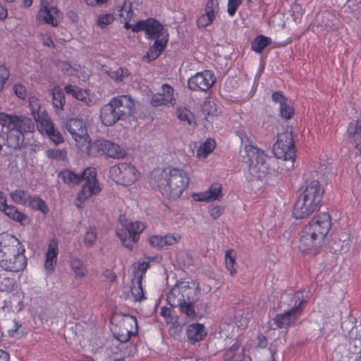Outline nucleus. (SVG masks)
Here are the masks:
<instances>
[{
	"instance_id": "nucleus-50",
	"label": "nucleus",
	"mask_w": 361,
	"mask_h": 361,
	"mask_svg": "<svg viewBox=\"0 0 361 361\" xmlns=\"http://www.w3.org/2000/svg\"><path fill=\"white\" fill-rule=\"evenodd\" d=\"M294 109L287 102L280 106L281 116L286 119L291 118L294 115Z\"/></svg>"
},
{
	"instance_id": "nucleus-27",
	"label": "nucleus",
	"mask_w": 361,
	"mask_h": 361,
	"mask_svg": "<svg viewBox=\"0 0 361 361\" xmlns=\"http://www.w3.org/2000/svg\"><path fill=\"white\" fill-rule=\"evenodd\" d=\"M186 335L188 341L191 344H195L204 340L207 335V332L204 324L192 323L187 326Z\"/></svg>"
},
{
	"instance_id": "nucleus-36",
	"label": "nucleus",
	"mask_w": 361,
	"mask_h": 361,
	"mask_svg": "<svg viewBox=\"0 0 361 361\" xmlns=\"http://www.w3.org/2000/svg\"><path fill=\"white\" fill-rule=\"evenodd\" d=\"M53 105L55 108L63 111L66 104V97L63 90L59 86H54L52 89Z\"/></svg>"
},
{
	"instance_id": "nucleus-17",
	"label": "nucleus",
	"mask_w": 361,
	"mask_h": 361,
	"mask_svg": "<svg viewBox=\"0 0 361 361\" xmlns=\"http://www.w3.org/2000/svg\"><path fill=\"white\" fill-rule=\"evenodd\" d=\"M214 73L209 70L197 73L188 80V88L192 91L206 92L216 82Z\"/></svg>"
},
{
	"instance_id": "nucleus-26",
	"label": "nucleus",
	"mask_w": 361,
	"mask_h": 361,
	"mask_svg": "<svg viewBox=\"0 0 361 361\" xmlns=\"http://www.w3.org/2000/svg\"><path fill=\"white\" fill-rule=\"evenodd\" d=\"M168 41V32H166L165 36H163L160 39H154V44L149 47L146 54L143 56V60L149 63L157 59L166 48Z\"/></svg>"
},
{
	"instance_id": "nucleus-48",
	"label": "nucleus",
	"mask_w": 361,
	"mask_h": 361,
	"mask_svg": "<svg viewBox=\"0 0 361 361\" xmlns=\"http://www.w3.org/2000/svg\"><path fill=\"white\" fill-rule=\"evenodd\" d=\"M149 267V262H138L137 263H134L133 264V268L135 272V277H137L138 275H143L145 274L147 269Z\"/></svg>"
},
{
	"instance_id": "nucleus-39",
	"label": "nucleus",
	"mask_w": 361,
	"mask_h": 361,
	"mask_svg": "<svg viewBox=\"0 0 361 361\" xmlns=\"http://www.w3.org/2000/svg\"><path fill=\"white\" fill-rule=\"evenodd\" d=\"M215 147V140L210 138L207 139L197 149V157L206 158L214 149Z\"/></svg>"
},
{
	"instance_id": "nucleus-10",
	"label": "nucleus",
	"mask_w": 361,
	"mask_h": 361,
	"mask_svg": "<svg viewBox=\"0 0 361 361\" xmlns=\"http://www.w3.org/2000/svg\"><path fill=\"white\" fill-rule=\"evenodd\" d=\"M0 125L8 130H16L25 135L35 130V123L31 118L25 116H17L0 112Z\"/></svg>"
},
{
	"instance_id": "nucleus-57",
	"label": "nucleus",
	"mask_w": 361,
	"mask_h": 361,
	"mask_svg": "<svg viewBox=\"0 0 361 361\" xmlns=\"http://www.w3.org/2000/svg\"><path fill=\"white\" fill-rule=\"evenodd\" d=\"M30 108L31 111V114L34 117V119L36 122H39L41 119V117L43 116L44 112L40 114V106L38 104H33L32 102H30Z\"/></svg>"
},
{
	"instance_id": "nucleus-8",
	"label": "nucleus",
	"mask_w": 361,
	"mask_h": 361,
	"mask_svg": "<svg viewBox=\"0 0 361 361\" xmlns=\"http://www.w3.org/2000/svg\"><path fill=\"white\" fill-rule=\"evenodd\" d=\"M88 156L101 157L113 159H122L126 155V152L116 143L104 138L97 139L92 143L90 142L85 147Z\"/></svg>"
},
{
	"instance_id": "nucleus-58",
	"label": "nucleus",
	"mask_w": 361,
	"mask_h": 361,
	"mask_svg": "<svg viewBox=\"0 0 361 361\" xmlns=\"http://www.w3.org/2000/svg\"><path fill=\"white\" fill-rule=\"evenodd\" d=\"M219 3L217 0H207L206 6H205V13H207L209 15L215 16L216 8L218 9Z\"/></svg>"
},
{
	"instance_id": "nucleus-59",
	"label": "nucleus",
	"mask_w": 361,
	"mask_h": 361,
	"mask_svg": "<svg viewBox=\"0 0 361 361\" xmlns=\"http://www.w3.org/2000/svg\"><path fill=\"white\" fill-rule=\"evenodd\" d=\"M15 94L20 99H24L27 94V90L22 84H16L13 87Z\"/></svg>"
},
{
	"instance_id": "nucleus-56",
	"label": "nucleus",
	"mask_w": 361,
	"mask_h": 361,
	"mask_svg": "<svg viewBox=\"0 0 361 361\" xmlns=\"http://www.w3.org/2000/svg\"><path fill=\"white\" fill-rule=\"evenodd\" d=\"M243 0H228L227 12L230 16H233Z\"/></svg>"
},
{
	"instance_id": "nucleus-53",
	"label": "nucleus",
	"mask_w": 361,
	"mask_h": 361,
	"mask_svg": "<svg viewBox=\"0 0 361 361\" xmlns=\"http://www.w3.org/2000/svg\"><path fill=\"white\" fill-rule=\"evenodd\" d=\"M114 20V17L112 14L100 15L97 19L98 25L104 28L106 25L111 24Z\"/></svg>"
},
{
	"instance_id": "nucleus-11",
	"label": "nucleus",
	"mask_w": 361,
	"mask_h": 361,
	"mask_svg": "<svg viewBox=\"0 0 361 361\" xmlns=\"http://www.w3.org/2000/svg\"><path fill=\"white\" fill-rule=\"evenodd\" d=\"M67 130L72 135L78 147L82 151L91 142V138L87 133L86 125L82 119L71 118L68 119L65 126Z\"/></svg>"
},
{
	"instance_id": "nucleus-23",
	"label": "nucleus",
	"mask_w": 361,
	"mask_h": 361,
	"mask_svg": "<svg viewBox=\"0 0 361 361\" xmlns=\"http://www.w3.org/2000/svg\"><path fill=\"white\" fill-rule=\"evenodd\" d=\"M161 88L162 93L154 94L152 96L150 100L151 105L154 107L167 105L169 103L173 105V101L175 100L173 97V88L167 83L163 84Z\"/></svg>"
},
{
	"instance_id": "nucleus-1",
	"label": "nucleus",
	"mask_w": 361,
	"mask_h": 361,
	"mask_svg": "<svg viewBox=\"0 0 361 361\" xmlns=\"http://www.w3.org/2000/svg\"><path fill=\"white\" fill-rule=\"evenodd\" d=\"M200 295L201 288L197 280H178L168 293L166 301L171 307H178L181 313L194 319L201 317L208 308L207 302L196 305Z\"/></svg>"
},
{
	"instance_id": "nucleus-18",
	"label": "nucleus",
	"mask_w": 361,
	"mask_h": 361,
	"mask_svg": "<svg viewBox=\"0 0 361 361\" xmlns=\"http://www.w3.org/2000/svg\"><path fill=\"white\" fill-rule=\"evenodd\" d=\"M306 225L324 243L331 228V217L329 213L322 212L315 215Z\"/></svg>"
},
{
	"instance_id": "nucleus-9",
	"label": "nucleus",
	"mask_w": 361,
	"mask_h": 361,
	"mask_svg": "<svg viewBox=\"0 0 361 361\" xmlns=\"http://www.w3.org/2000/svg\"><path fill=\"white\" fill-rule=\"evenodd\" d=\"M273 152L277 159L290 160L292 166L296 157V148L292 129L287 127L284 132L278 133L277 140L274 144Z\"/></svg>"
},
{
	"instance_id": "nucleus-42",
	"label": "nucleus",
	"mask_w": 361,
	"mask_h": 361,
	"mask_svg": "<svg viewBox=\"0 0 361 361\" xmlns=\"http://www.w3.org/2000/svg\"><path fill=\"white\" fill-rule=\"evenodd\" d=\"M202 111L205 116H217L220 110L217 104L212 101H205L202 106Z\"/></svg>"
},
{
	"instance_id": "nucleus-22",
	"label": "nucleus",
	"mask_w": 361,
	"mask_h": 361,
	"mask_svg": "<svg viewBox=\"0 0 361 361\" xmlns=\"http://www.w3.org/2000/svg\"><path fill=\"white\" fill-rule=\"evenodd\" d=\"M319 208L313 205L310 202L302 200L300 196L294 204L293 209V216L297 219H302L307 218L312 214L314 212L319 210Z\"/></svg>"
},
{
	"instance_id": "nucleus-13",
	"label": "nucleus",
	"mask_w": 361,
	"mask_h": 361,
	"mask_svg": "<svg viewBox=\"0 0 361 361\" xmlns=\"http://www.w3.org/2000/svg\"><path fill=\"white\" fill-rule=\"evenodd\" d=\"M324 194V188L317 180H307L300 188L298 196L320 208Z\"/></svg>"
},
{
	"instance_id": "nucleus-52",
	"label": "nucleus",
	"mask_w": 361,
	"mask_h": 361,
	"mask_svg": "<svg viewBox=\"0 0 361 361\" xmlns=\"http://www.w3.org/2000/svg\"><path fill=\"white\" fill-rule=\"evenodd\" d=\"M59 254V240L53 238L50 240L46 255L58 257Z\"/></svg>"
},
{
	"instance_id": "nucleus-37",
	"label": "nucleus",
	"mask_w": 361,
	"mask_h": 361,
	"mask_svg": "<svg viewBox=\"0 0 361 361\" xmlns=\"http://www.w3.org/2000/svg\"><path fill=\"white\" fill-rule=\"evenodd\" d=\"M226 267L231 276L237 273L236 255L233 249H229L225 253Z\"/></svg>"
},
{
	"instance_id": "nucleus-34",
	"label": "nucleus",
	"mask_w": 361,
	"mask_h": 361,
	"mask_svg": "<svg viewBox=\"0 0 361 361\" xmlns=\"http://www.w3.org/2000/svg\"><path fill=\"white\" fill-rule=\"evenodd\" d=\"M271 39L262 35H257L251 42V49L256 53H262L271 44Z\"/></svg>"
},
{
	"instance_id": "nucleus-24",
	"label": "nucleus",
	"mask_w": 361,
	"mask_h": 361,
	"mask_svg": "<svg viewBox=\"0 0 361 361\" xmlns=\"http://www.w3.org/2000/svg\"><path fill=\"white\" fill-rule=\"evenodd\" d=\"M145 35L148 39H160L165 36L167 30L156 18H148L146 19Z\"/></svg>"
},
{
	"instance_id": "nucleus-19",
	"label": "nucleus",
	"mask_w": 361,
	"mask_h": 361,
	"mask_svg": "<svg viewBox=\"0 0 361 361\" xmlns=\"http://www.w3.org/2000/svg\"><path fill=\"white\" fill-rule=\"evenodd\" d=\"M121 121H126L134 116L135 104L130 95L122 94L112 98Z\"/></svg>"
},
{
	"instance_id": "nucleus-16",
	"label": "nucleus",
	"mask_w": 361,
	"mask_h": 361,
	"mask_svg": "<svg viewBox=\"0 0 361 361\" xmlns=\"http://www.w3.org/2000/svg\"><path fill=\"white\" fill-rule=\"evenodd\" d=\"M299 241V248L302 252L314 254L324 243L306 224L300 233Z\"/></svg>"
},
{
	"instance_id": "nucleus-15",
	"label": "nucleus",
	"mask_w": 361,
	"mask_h": 361,
	"mask_svg": "<svg viewBox=\"0 0 361 361\" xmlns=\"http://www.w3.org/2000/svg\"><path fill=\"white\" fill-rule=\"evenodd\" d=\"M110 171L116 181L125 186L133 184L138 178L137 170L131 163H120L112 166Z\"/></svg>"
},
{
	"instance_id": "nucleus-60",
	"label": "nucleus",
	"mask_w": 361,
	"mask_h": 361,
	"mask_svg": "<svg viewBox=\"0 0 361 361\" xmlns=\"http://www.w3.org/2000/svg\"><path fill=\"white\" fill-rule=\"evenodd\" d=\"M272 100L276 103H279L280 106L287 102V98L281 91H275L271 95Z\"/></svg>"
},
{
	"instance_id": "nucleus-47",
	"label": "nucleus",
	"mask_w": 361,
	"mask_h": 361,
	"mask_svg": "<svg viewBox=\"0 0 361 361\" xmlns=\"http://www.w3.org/2000/svg\"><path fill=\"white\" fill-rule=\"evenodd\" d=\"M57 264V257L46 255L44 262V269L48 274H51L55 271Z\"/></svg>"
},
{
	"instance_id": "nucleus-64",
	"label": "nucleus",
	"mask_w": 361,
	"mask_h": 361,
	"mask_svg": "<svg viewBox=\"0 0 361 361\" xmlns=\"http://www.w3.org/2000/svg\"><path fill=\"white\" fill-rule=\"evenodd\" d=\"M257 344L256 345V348H264L267 346V344H268L267 338L262 334H259L257 336Z\"/></svg>"
},
{
	"instance_id": "nucleus-6",
	"label": "nucleus",
	"mask_w": 361,
	"mask_h": 361,
	"mask_svg": "<svg viewBox=\"0 0 361 361\" xmlns=\"http://www.w3.org/2000/svg\"><path fill=\"white\" fill-rule=\"evenodd\" d=\"M244 162L247 164L249 173L255 178H260L268 171L264 152L250 143L245 146Z\"/></svg>"
},
{
	"instance_id": "nucleus-33",
	"label": "nucleus",
	"mask_w": 361,
	"mask_h": 361,
	"mask_svg": "<svg viewBox=\"0 0 361 361\" xmlns=\"http://www.w3.org/2000/svg\"><path fill=\"white\" fill-rule=\"evenodd\" d=\"M24 135L16 131V130H9L7 135L6 142L9 147L14 149H20L24 143Z\"/></svg>"
},
{
	"instance_id": "nucleus-55",
	"label": "nucleus",
	"mask_w": 361,
	"mask_h": 361,
	"mask_svg": "<svg viewBox=\"0 0 361 361\" xmlns=\"http://www.w3.org/2000/svg\"><path fill=\"white\" fill-rule=\"evenodd\" d=\"M235 134L239 137V138L241 140V144L244 145H248L250 143H252V141L250 140V138L248 137L245 128L243 127H239L235 130Z\"/></svg>"
},
{
	"instance_id": "nucleus-44",
	"label": "nucleus",
	"mask_w": 361,
	"mask_h": 361,
	"mask_svg": "<svg viewBox=\"0 0 361 361\" xmlns=\"http://www.w3.org/2000/svg\"><path fill=\"white\" fill-rule=\"evenodd\" d=\"M46 155L50 159L64 160L66 158L67 152L66 149H49L46 151Z\"/></svg>"
},
{
	"instance_id": "nucleus-14",
	"label": "nucleus",
	"mask_w": 361,
	"mask_h": 361,
	"mask_svg": "<svg viewBox=\"0 0 361 361\" xmlns=\"http://www.w3.org/2000/svg\"><path fill=\"white\" fill-rule=\"evenodd\" d=\"M114 337L121 343H127L130 338L137 334V322L135 317L125 316L115 326L113 331Z\"/></svg>"
},
{
	"instance_id": "nucleus-40",
	"label": "nucleus",
	"mask_w": 361,
	"mask_h": 361,
	"mask_svg": "<svg viewBox=\"0 0 361 361\" xmlns=\"http://www.w3.org/2000/svg\"><path fill=\"white\" fill-rule=\"evenodd\" d=\"M108 75L116 82H122L124 78L130 75L131 73L127 68L120 67L116 71H109Z\"/></svg>"
},
{
	"instance_id": "nucleus-30",
	"label": "nucleus",
	"mask_w": 361,
	"mask_h": 361,
	"mask_svg": "<svg viewBox=\"0 0 361 361\" xmlns=\"http://www.w3.org/2000/svg\"><path fill=\"white\" fill-rule=\"evenodd\" d=\"M176 114L181 122L193 127L197 126L195 116L189 109L181 106H177Z\"/></svg>"
},
{
	"instance_id": "nucleus-2",
	"label": "nucleus",
	"mask_w": 361,
	"mask_h": 361,
	"mask_svg": "<svg viewBox=\"0 0 361 361\" xmlns=\"http://www.w3.org/2000/svg\"><path fill=\"white\" fill-rule=\"evenodd\" d=\"M189 181L190 178L185 170L171 166H168L162 171H154L149 178L150 186L159 190L164 197L170 200L180 197L188 186Z\"/></svg>"
},
{
	"instance_id": "nucleus-3",
	"label": "nucleus",
	"mask_w": 361,
	"mask_h": 361,
	"mask_svg": "<svg viewBox=\"0 0 361 361\" xmlns=\"http://www.w3.org/2000/svg\"><path fill=\"white\" fill-rule=\"evenodd\" d=\"M64 183L68 185H78L85 181L76 197V207L82 208L85 202L93 195H97L102 188L97 178V171L94 168L87 167L81 173H75L71 169H63L58 174Z\"/></svg>"
},
{
	"instance_id": "nucleus-25",
	"label": "nucleus",
	"mask_w": 361,
	"mask_h": 361,
	"mask_svg": "<svg viewBox=\"0 0 361 361\" xmlns=\"http://www.w3.org/2000/svg\"><path fill=\"white\" fill-rule=\"evenodd\" d=\"M64 92L67 95H71L88 106H92L94 104L93 100L90 98V90H84L76 85H68L64 87Z\"/></svg>"
},
{
	"instance_id": "nucleus-29",
	"label": "nucleus",
	"mask_w": 361,
	"mask_h": 361,
	"mask_svg": "<svg viewBox=\"0 0 361 361\" xmlns=\"http://www.w3.org/2000/svg\"><path fill=\"white\" fill-rule=\"evenodd\" d=\"M4 214L16 222H19L22 226H26L30 224L29 217L24 213L20 212L18 208L12 204L9 205L4 212Z\"/></svg>"
},
{
	"instance_id": "nucleus-49",
	"label": "nucleus",
	"mask_w": 361,
	"mask_h": 361,
	"mask_svg": "<svg viewBox=\"0 0 361 361\" xmlns=\"http://www.w3.org/2000/svg\"><path fill=\"white\" fill-rule=\"evenodd\" d=\"M214 19L215 16L209 15L207 13H205L197 20V25L199 27L205 28L209 25L214 20Z\"/></svg>"
},
{
	"instance_id": "nucleus-32",
	"label": "nucleus",
	"mask_w": 361,
	"mask_h": 361,
	"mask_svg": "<svg viewBox=\"0 0 361 361\" xmlns=\"http://www.w3.org/2000/svg\"><path fill=\"white\" fill-rule=\"evenodd\" d=\"M10 197L14 203L26 206L32 196L27 190L17 189L10 193Z\"/></svg>"
},
{
	"instance_id": "nucleus-51",
	"label": "nucleus",
	"mask_w": 361,
	"mask_h": 361,
	"mask_svg": "<svg viewBox=\"0 0 361 361\" xmlns=\"http://www.w3.org/2000/svg\"><path fill=\"white\" fill-rule=\"evenodd\" d=\"M97 240V233L95 228H90L84 237V243L86 246H92Z\"/></svg>"
},
{
	"instance_id": "nucleus-12",
	"label": "nucleus",
	"mask_w": 361,
	"mask_h": 361,
	"mask_svg": "<svg viewBox=\"0 0 361 361\" xmlns=\"http://www.w3.org/2000/svg\"><path fill=\"white\" fill-rule=\"evenodd\" d=\"M145 228V226L140 221L131 222L126 224L123 228L117 229L116 235L122 242L123 245L133 250V243H136L140 239V233Z\"/></svg>"
},
{
	"instance_id": "nucleus-54",
	"label": "nucleus",
	"mask_w": 361,
	"mask_h": 361,
	"mask_svg": "<svg viewBox=\"0 0 361 361\" xmlns=\"http://www.w3.org/2000/svg\"><path fill=\"white\" fill-rule=\"evenodd\" d=\"M51 130L49 132L47 135L51 140V141L55 145H59L64 142V139L63 135L61 134L59 131L56 130L55 128H51Z\"/></svg>"
},
{
	"instance_id": "nucleus-43",
	"label": "nucleus",
	"mask_w": 361,
	"mask_h": 361,
	"mask_svg": "<svg viewBox=\"0 0 361 361\" xmlns=\"http://www.w3.org/2000/svg\"><path fill=\"white\" fill-rule=\"evenodd\" d=\"M47 116V114H46L45 117L42 116L39 121L36 122L37 123V128L41 132H44L46 134L51 130L50 128H54V124L51 121V119Z\"/></svg>"
},
{
	"instance_id": "nucleus-46",
	"label": "nucleus",
	"mask_w": 361,
	"mask_h": 361,
	"mask_svg": "<svg viewBox=\"0 0 361 361\" xmlns=\"http://www.w3.org/2000/svg\"><path fill=\"white\" fill-rule=\"evenodd\" d=\"M209 200H219L222 197V187L219 183H213L207 190Z\"/></svg>"
},
{
	"instance_id": "nucleus-20",
	"label": "nucleus",
	"mask_w": 361,
	"mask_h": 361,
	"mask_svg": "<svg viewBox=\"0 0 361 361\" xmlns=\"http://www.w3.org/2000/svg\"><path fill=\"white\" fill-rule=\"evenodd\" d=\"M223 361H252L250 356L245 355V348L239 339L229 348H225L223 353Z\"/></svg>"
},
{
	"instance_id": "nucleus-45",
	"label": "nucleus",
	"mask_w": 361,
	"mask_h": 361,
	"mask_svg": "<svg viewBox=\"0 0 361 361\" xmlns=\"http://www.w3.org/2000/svg\"><path fill=\"white\" fill-rule=\"evenodd\" d=\"M5 305L2 307L3 309L7 308L8 310H11L13 308L15 305H20L22 303V298L20 293H13L8 296V300H5Z\"/></svg>"
},
{
	"instance_id": "nucleus-31",
	"label": "nucleus",
	"mask_w": 361,
	"mask_h": 361,
	"mask_svg": "<svg viewBox=\"0 0 361 361\" xmlns=\"http://www.w3.org/2000/svg\"><path fill=\"white\" fill-rule=\"evenodd\" d=\"M142 281V275H138L137 277H135L131 280L130 293L133 296L135 301L141 302L145 299Z\"/></svg>"
},
{
	"instance_id": "nucleus-62",
	"label": "nucleus",
	"mask_w": 361,
	"mask_h": 361,
	"mask_svg": "<svg viewBox=\"0 0 361 361\" xmlns=\"http://www.w3.org/2000/svg\"><path fill=\"white\" fill-rule=\"evenodd\" d=\"M224 212V208L215 206L210 210V216L213 219H217Z\"/></svg>"
},
{
	"instance_id": "nucleus-35",
	"label": "nucleus",
	"mask_w": 361,
	"mask_h": 361,
	"mask_svg": "<svg viewBox=\"0 0 361 361\" xmlns=\"http://www.w3.org/2000/svg\"><path fill=\"white\" fill-rule=\"evenodd\" d=\"M70 266L71 269L73 271L76 279L82 278L88 273L87 269L84 266L83 262L77 257L71 258Z\"/></svg>"
},
{
	"instance_id": "nucleus-63",
	"label": "nucleus",
	"mask_w": 361,
	"mask_h": 361,
	"mask_svg": "<svg viewBox=\"0 0 361 361\" xmlns=\"http://www.w3.org/2000/svg\"><path fill=\"white\" fill-rule=\"evenodd\" d=\"M146 20L137 21L135 24L132 25L131 29L134 32L145 31Z\"/></svg>"
},
{
	"instance_id": "nucleus-5",
	"label": "nucleus",
	"mask_w": 361,
	"mask_h": 361,
	"mask_svg": "<svg viewBox=\"0 0 361 361\" xmlns=\"http://www.w3.org/2000/svg\"><path fill=\"white\" fill-rule=\"evenodd\" d=\"M292 307L283 313L276 314L273 319L274 324L278 329H288L293 326L302 316L307 301L304 298L302 291H297L292 298Z\"/></svg>"
},
{
	"instance_id": "nucleus-21",
	"label": "nucleus",
	"mask_w": 361,
	"mask_h": 361,
	"mask_svg": "<svg viewBox=\"0 0 361 361\" xmlns=\"http://www.w3.org/2000/svg\"><path fill=\"white\" fill-rule=\"evenodd\" d=\"M118 113L117 108H116L111 99L108 104L101 108L99 117L104 126H111L118 121H121V116Z\"/></svg>"
},
{
	"instance_id": "nucleus-41",
	"label": "nucleus",
	"mask_w": 361,
	"mask_h": 361,
	"mask_svg": "<svg viewBox=\"0 0 361 361\" xmlns=\"http://www.w3.org/2000/svg\"><path fill=\"white\" fill-rule=\"evenodd\" d=\"M16 285L14 278L0 276V291L12 292Z\"/></svg>"
},
{
	"instance_id": "nucleus-7",
	"label": "nucleus",
	"mask_w": 361,
	"mask_h": 361,
	"mask_svg": "<svg viewBox=\"0 0 361 361\" xmlns=\"http://www.w3.org/2000/svg\"><path fill=\"white\" fill-rule=\"evenodd\" d=\"M244 162L247 164L249 173L255 178H260L268 171L264 152L250 143L245 146Z\"/></svg>"
},
{
	"instance_id": "nucleus-28",
	"label": "nucleus",
	"mask_w": 361,
	"mask_h": 361,
	"mask_svg": "<svg viewBox=\"0 0 361 361\" xmlns=\"http://www.w3.org/2000/svg\"><path fill=\"white\" fill-rule=\"evenodd\" d=\"M58 12L59 9L57 7L44 6L39 9L38 16L39 18H43L45 23L56 27L58 26V21L54 16V14H56Z\"/></svg>"
},
{
	"instance_id": "nucleus-61",
	"label": "nucleus",
	"mask_w": 361,
	"mask_h": 361,
	"mask_svg": "<svg viewBox=\"0 0 361 361\" xmlns=\"http://www.w3.org/2000/svg\"><path fill=\"white\" fill-rule=\"evenodd\" d=\"M149 243L153 247H164L163 236L154 235L149 238Z\"/></svg>"
},
{
	"instance_id": "nucleus-38",
	"label": "nucleus",
	"mask_w": 361,
	"mask_h": 361,
	"mask_svg": "<svg viewBox=\"0 0 361 361\" xmlns=\"http://www.w3.org/2000/svg\"><path fill=\"white\" fill-rule=\"evenodd\" d=\"M27 205L35 211H40L44 215H47L49 211L45 201L39 195L32 196Z\"/></svg>"
},
{
	"instance_id": "nucleus-4",
	"label": "nucleus",
	"mask_w": 361,
	"mask_h": 361,
	"mask_svg": "<svg viewBox=\"0 0 361 361\" xmlns=\"http://www.w3.org/2000/svg\"><path fill=\"white\" fill-rule=\"evenodd\" d=\"M25 250L18 238L12 237V240L0 242V266L6 271L18 272L27 265Z\"/></svg>"
}]
</instances>
